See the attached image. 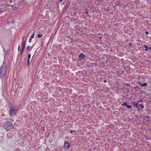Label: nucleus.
Returning a JSON list of instances; mask_svg holds the SVG:
<instances>
[{"label": "nucleus", "mask_w": 151, "mask_h": 151, "mask_svg": "<svg viewBox=\"0 0 151 151\" xmlns=\"http://www.w3.org/2000/svg\"><path fill=\"white\" fill-rule=\"evenodd\" d=\"M3 127L6 131H8L14 129V126L12 123L7 122L4 123Z\"/></svg>", "instance_id": "1"}, {"label": "nucleus", "mask_w": 151, "mask_h": 151, "mask_svg": "<svg viewBox=\"0 0 151 151\" xmlns=\"http://www.w3.org/2000/svg\"><path fill=\"white\" fill-rule=\"evenodd\" d=\"M18 110L17 107L13 106H12L9 110V112L10 115L11 116L14 115L16 113Z\"/></svg>", "instance_id": "2"}, {"label": "nucleus", "mask_w": 151, "mask_h": 151, "mask_svg": "<svg viewBox=\"0 0 151 151\" xmlns=\"http://www.w3.org/2000/svg\"><path fill=\"white\" fill-rule=\"evenodd\" d=\"M5 71V67H1L0 69V76L1 77H3L4 76V74Z\"/></svg>", "instance_id": "3"}, {"label": "nucleus", "mask_w": 151, "mask_h": 151, "mask_svg": "<svg viewBox=\"0 0 151 151\" xmlns=\"http://www.w3.org/2000/svg\"><path fill=\"white\" fill-rule=\"evenodd\" d=\"M86 57L85 55L83 53H81L79 55L78 60L81 61L85 58Z\"/></svg>", "instance_id": "4"}, {"label": "nucleus", "mask_w": 151, "mask_h": 151, "mask_svg": "<svg viewBox=\"0 0 151 151\" xmlns=\"http://www.w3.org/2000/svg\"><path fill=\"white\" fill-rule=\"evenodd\" d=\"M70 146V143L67 142H65L64 145V148L65 149H68Z\"/></svg>", "instance_id": "5"}, {"label": "nucleus", "mask_w": 151, "mask_h": 151, "mask_svg": "<svg viewBox=\"0 0 151 151\" xmlns=\"http://www.w3.org/2000/svg\"><path fill=\"white\" fill-rule=\"evenodd\" d=\"M124 105H126L127 106V107L128 108H132V106H130V105H127V103L125 102H124L122 104V106H124Z\"/></svg>", "instance_id": "6"}, {"label": "nucleus", "mask_w": 151, "mask_h": 151, "mask_svg": "<svg viewBox=\"0 0 151 151\" xmlns=\"http://www.w3.org/2000/svg\"><path fill=\"white\" fill-rule=\"evenodd\" d=\"M138 83L140 87H145L147 85V84L146 83H145L143 84H141V83L140 82H139Z\"/></svg>", "instance_id": "7"}, {"label": "nucleus", "mask_w": 151, "mask_h": 151, "mask_svg": "<svg viewBox=\"0 0 151 151\" xmlns=\"http://www.w3.org/2000/svg\"><path fill=\"white\" fill-rule=\"evenodd\" d=\"M26 44V41H24L22 43V48H25Z\"/></svg>", "instance_id": "8"}, {"label": "nucleus", "mask_w": 151, "mask_h": 151, "mask_svg": "<svg viewBox=\"0 0 151 151\" xmlns=\"http://www.w3.org/2000/svg\"><path fill=\"white\" fill-rule=\"evenodd\" d=\"M133 105L135 106L137 108H139V106H138V103H135V102H133Z\"/></svg>", "instance_id": "9"}, {"label": "nucleus", "mask_w": 151, "mask_h": 151, "mask_svg": "<svg viewBox=\"0 0 151 151\" xmlns=\"http://www.w3.org/2000/svg\"><path fill=\"white\" fill-rule=\"evenodd\" d=\"M138 106H139H139H140L141 107V108L142 109H143L144 107V106L143 105V104H139V105H138Z\"/></svg>", "instance_id": "10"}, {"label": "nucleus", "mask_w": 151, "mask_h": 151, "mask_svg": "<svg viewBox=\"0 0 151 151\" xmlns=\"http://www.w3.org/2000/svg\"><path fill=\"white\" fill-rule=\"evenodd\" d=\"M42 36H43V35L41 33H40L39 34H38L37 37L38 38L42 37Z\"/></svg>", "instance_id": "11"}, {"label": "nucleus", "mask_w": 151, "mask_h": 151, "mask_svg": "<svg viewBox=\"0 0 151 151\" xmlns=\"http://www.w3.org/2000/svg\"><path fill=\"white\" fill-rule=\"evenodd\" d=\"M144 46L146 48L145 49V50L146 51L148 49V47H147L145 45H144Z\"/></svg>", "instance_id": "12"}, {"label": "nucleus", "mask_w": 151, "mask_h": 151, "mask_svg": "<svg viewBox=\"0 0 151 151\" xmlns=\"http://www.w3.org/2000/svg\"><path fill=\"white\" fill-rule=\"evenodd\" d=\"M31 54H29L28 55V59L27 60H29L30 58Z\"/></svg>", "instance_id": "13"}, {"label": "nucleus", "mask_w": 151, "mask_h": 151, "mask_svg": "<svg viewBox=\"0 0 151 151\" xmlns=\"http://www.w3.org/2000/svg\"><path fill=\"white\" fill-rule=\"evenodd\" d=\"M31 48L29 46H28L27 47V49L28 51H29Z\"/></svg>", "instance_id": "14"}, {"label": "nucleus", "mask_w": 151, "mask_h": 151, "mask_svg": "<svg viewBox=\"0 0 151 151\" xmlns=\"http://www.w3.org/2000/svg\"><path fill=\"white\" fill-rule=\"evenodd\" d=\"M29 64V60H27V65L28 66Z\"/></svg>", "instance_id": "15"}, {"label": "nucleus", "mask_w": 151, "mask_h": 151, "mask_svg": "<svg viewBox=\"0 0 151 151\" xmlns=\"http://www.w3.org/2000/svg\"><path fill=\"white\" fill-rule=\"evenodd\" d=\"M24 48H22V51H21V55L22 54L23 51L24 50Z\"/></svg>", "instance_id": "16"}, {"label": "nucleus", "mask_w": 151, "mask_h": 151, "mask_svg": "<svg viewBox=\"0 0 151 151\" xmlns=\"http://www.w3.org/2000/svg\"><path fill=\"white\" fill-rule=\"evenodd\" d=\"M142 100L141 99H140V100H139L138 101V103H139V102H142Z\"/></svg>", "instance_id": "17"}, {"label": "nucleus", "mask_w": 151, "mask_h": 151, "mask_svg": "<svg viewBox=\"0 0 151 151\" xmlns=\"http://www.w3.org/2000/svg\"><path fill=\"white\" fill-rule=\"evenodd\" d=\"M73 132H75V131L74 130L73 131V130H71L70 132V133H73Z\"/></svg>", "instance_id": "18"}, {"label": "nucleus", "mask_w": 151, "mask_h": 151, "mask_svg": "<svg viewBox=\"0 0 151 151\" xmlns=\"http://www.w3.org/2000/svg\"><path fill=\"white\" fill-rule=\"evenodd\" d=\"M31 40H32V39H31V38H30L29 39V42L30 43L31 42Z\"/></svg>", "instance_id": "19"}, {"label": "nucleus", "mask_w": 151, "mask_h": 151, "mask_svg": "<svg viewBox=\"0 0 151 151\" xmlns=\"http://www.w3.org/2000/svg\"><path fill=\"white\" fill-rule=\"evenodd\" d=\"M30 38L31 39L33 38H34V36L32 35Z\"/></svg>", "instance_id": "20"}, {"label": "nucleus", "mask_w": 151, "mask_h": 151, "mask_svg": "<svg viewBox=\"0 0 151 151\" xmlns=\"http://www.w3.org/2000/svg\"><path fill=\"white\" fill-rule=\"evenodd\" d=\"M4 11H3L1 9H0V12L1 13L3 12Z\"/></svg>", "instance_id": "21"}, {"label": "nucleus", "mask_w": 151, "mask_h": 151, "mask_svg": "<svg viewBox=\"0 0 151 151\" xmlns=\"http://www.w3.org/2000/svg\"><path fill=\"white\" fill-rule=\"evenodd\" d=\"M20 47V45H19V47H18V50L19 51Z\"/></svg>", "instance_id": "22"}, {"label": "nucleus", "mask_w": 151, "mask_h": 151, "mask_svg": "<svg viewBox=\"0 0 151 151\" xmlns=\"http://www.w3.org/2000/svg\"><path fill=\"white\" fill-rule=\"evenodd\" d=\"M145 33L147 34V35H148V32H147V31H146L145 32Z\"/></svg>", "instance_id": "23"}, {"label": "nucleus", "mask_w": 151, "mask_h": 151, "mask_svg": "<svg viewBox=\"0 0 151 151\" xmlns=\"http://www.w3.org/2000/svg\"><path fill=\"white\" fill-rule=\"evenodd\" d=\"M148 49H149L150 50H151V47H148Z\"/></svg>", "instance_id": "24"}, {"label": "nucleus", "mask_w": 151, "mask_h": 151, "mask_svg": "<svg viewBox=\"0 0 151 151\" xmlns=\"http://www.w3.org/2000/svg\"><path fill=\"white\" fill-rule=\"evenodd\" d=\"M104 82H105V83H106L107 82V81L106 80H104Z\"/></svg>", "instance_id": "25"}, {"label": "nucleus", "mask_w": 151, "mask_h": 151, "mask_svg": "<svg viewBox=\"0 0 151 151\" xmlns=\"http://www.w3.org/2000/svg\"><path fill=\"white\" fill-rule=\"evenodd\" d=\"M32 35V36H35V34L33 33Z\"/></svg>", "instance_id": "26"}, {"label": "nucleus", "mask_w": 151, "mask_h": 151, "mask_svg": "<svg viewBox=\"0 0 151 151\" xmlns=\"http://www.w3.org/2000/svg\"><path fill=\"white\" fill-rule=\"evenodd\" d=\"M60 1H62L63 0H59Z\"/></svg>", "instance_id": "27"}, {"label": "nucleus", "mask_w": 151, "mask_h": 151, "mask_svg": "<svg viewBox=\"0 0 151 151\" xmlns=\"http://www.w3.org/2000/svg\"><path fill=\"white\" fill-rule=\"evenodd\" d=\"M131 45V44H130L129 45V46H130Z\"/></svg>", "instance_id": "28"}]
</instances>
